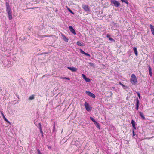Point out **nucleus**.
Masks as SVG:
<instances>
[{
  "mask_svg": "<svg viewBox=\"0 0 154 154\" xmlns=\"http://www.w3.org/2000/svg\"><path fill=\"white\" fill-rule=\"evenodd\" d=\"M67 68L71 70L72 72H76L77 70V69L76 67H68Z\"/></svg>",
  "mask_w": 154,
  "mask_h": 154,
  "instance_id": "obj_9",
  "label": "nucleus"
},
{
  "mask_svg": "<svg viewBox=\"0 0 154 154\" xmlns=\"http://www.w3.org/2000/svg\"><path fill=\"white\" fill-rule=\"evenodd\" d=\"M106 37L108 38H110V36L108 34H107V36H106Z\"/></svg>",
  "mask_w": 154,
  "mask_h": 154,
  "instance_id": "obj_33",
  "label": "nucleus"
},
{
  "mask_svg": "<svg viewBox=\"0 0 154 154\" xmlns=\"http://www.w3.org/2000/svg\"><path fill=\"white\" fill-rule=\"evenodd\" d=\"M150 28L153 35L154 36V26L151 24L149 25Z\"/></svg>",
  "mask_w": 154,
  "mask_h": 154,
  "instance_id": "obj_10",
  "label": "nucleus"
},
{
  "mask_svg": "<svg viewBox=\"0 0 154 154\" xmlns=\"http://www.w3.org/2000/svg\"><path fill=\"white\" fill-rule=\"evenodd\" d=\"M39 129L40 130V132L41 133L42 135H43V132L42 131V128H39Z\"/></svg>",
  "mask_w": 154,
  "mask_h": 154,
  "instance_id": "obj_24",
  "label": "nucleus"
},
{
  "mask_svg": "<svg viewBox=\"0 0 154 154\" xmlns=\"http://www.w3.org/2000/svg\"><path fill=\"white\" fill-rule=\"evenodd\" d=\"M86 93L89 96L91 97L92 98H95L96 97L95 95L91 92L89 91H86Z\"/></svg>",
  "mask_w": 154,
  "mask_h": 154,
  "instance_id": "obj_6",
  "label": "nucleus"
},
{
  "mask_svg": "<svg viewBox=\"0 0 154 154\" xmlns=\"http://www.w3.org/2000/svg\"><path fill=\"white\" fill-rule=\"evenodd\" d=\"M61 35L63 38V39L66 42H67L68 41V39L64 35L62 34Z\"/></svg>",
  "mask_w": 154,
  "mask_h": 154,
  "instance_id": "obj_14",
  "label": "nucleus"
},
{
  "mask_svg": "<svg viewBox=\"0 0 154 154\" xmlns=\"http://www.w3.org/2000/svg\"><path fill=\"white\" fill-rule=\"evenodd\" d=\"M55 123H54V126H53V132H54V129H55Z\"/></svg>",
  "mask_w": 154,
  "mask_h": 154,
  "instance_id": "obj_30",
  "label": "nucleus"
},
{
  "mask_svg": "<svg viewBox=\"0 0 154 154\" xmlns=\"http://www.w3.org/2000/svg\"><path fill=\"white\" fill-rule=\"evenodd\" d=\"M85 80V81L87 82H90V79L88 78H86Z\"/></svg>",
  "mask_w": 154,
  "mask_h": 154,
  "instance_id": "obj_22",
  "label": "nucleus"
},
{
  "mask_svg": "<svg viewBox=\"0 0 154 154\" xmlns=\"http://www.w3.org/2000/svg\"><path fill=\"white\" fill-rule=\"evenodd\" d=\"M134 101H136V109L137 110H138L139 107V100L138 98H136L134 100Z\"/></svg>",
  "mask_w": 154,
  "mask_h": 154,
  "instance_id": "obj_7",
  "label": "nucleus"
},
{
  "mask_svg": "<svg viewBox=\"0 0 154 154\" xmlns=\"http://www.w3.org/2000/svg\"><path fill=\"white\" fill-rule=\"evenodd\" d=\"M122 2H125V3L128 4V2L127 0H121Z\"/></svg>",
  "mask_w": 154,
  "mask_h": 154,
  "instance_id": "obj_21",
  "label": "nucleus"
},
{
  "mask_svg": "<svg viewBox=\"0 0 154 154\" xmlns=\"http://www.w3.org/2000/svg\"><path fill=\"white\" fill-rule=\"evenodd\" d=\"M130 81L132 85H135L137 82V79L135 75L134 74H132L131 77Z\"/></svg>",
  "mask_w": 154,
  "mask_h": 154,
  "instance_id": "obj_2",
  "label": "nucleus"
},
{
  "mask_svg": "<svg viewBox=\"0 0 154 154\" xmlns=\"http://www.w3.org/2000/svg\"><path fill=\"white\" fill-rule=\"evenodd\" d=\"M69 28L70 31L73 34L75 35H76V33L75 32V31L73 28L72 27V26H69Z\"/></svg>",
  "mask_w": 154,
  "mask_h": 154,
  "instance_id": "obj_8",
  "label": "nucleus"
},
{
  "mask_svg": "<svg viewBox=\"0 0 154 154\" xmlns=\"http://www.w3.org/2000/svg\"><path fill=\"white\" fill-rule=\"evenodd\" d=\"M84 106L86 109L88 111H89L91 110V108L89 106V104L87 102H85L84 103Z\"/></svg>",
  "mask_w": 154,
  "mask_h": 154,
  "instance_id": "obj_5",
  "label": "nucleus"
},
{
  "mask_svg": "<svg viewBox=\"0 0 154 154\" xmlns=\"http://www.w3.org/2000/svg\"><path fill=\"white\" fill-rule=\"evenodd\" d=\"M51 147H50V146H48V149H51Z\"/></svg>",
  "mask_w": 154,
  "mask_h": 154,
  "instance_id": "obj_40",
  "label": "nucleus"
},
{
  "mask_svg": "<svg viewBox=\"0 0 154 154\" xmlns=\"http://www.w3.org/2000/svg\"><path fill=\"white\" fill-rule=\"evenodd\" d=\"M110 94H111V95H110V97H112V95H113V94H112V92L110 91Z\"/></svg>",
  "mask_w": 154,
  "mask_h": 154,
  "instance_id": "obj_36",
  "label": "nucleus"
},
{
  "mask_svg": "<svg viewBox=\"0 0 154 154\" xmlns=\"http://www.w3.org/2000/svg\"><path fill=\"white\" fill-rule=\"evenodd\" d=\"M80 53H81L82 54L86 56H89V57H90L91 56H90V54H88L87 53L85 52L84 51H83L82 50L80 49Z\"/></svg>",
  "mask_w": 154,
  "mask_h": 154,
  "instance_id": "obj_11",
  "label": "nucleus"
},
{
  "mask_svg": "<svg viewBox=\"0 0 154 154\" xmlns=\"http://www.w3.org/2000/svg\"><path fill=\"white\" fill-rule=\"evenodd\" d=\"M6 11L8 17L10 20H12L13 18L12 15V11L11 8L10 6L8 3L6 2Z\"/></svg>",
  "mask_w": 154,
  "mask_h": 154,
  "instance_id": "obj_1",
  "label": "nucleus"
},
{
  "mask_svg": "<svg viewBox=\"0 0 154 154\" xmlns=\"http://www.w3.org/2000/svg\"><path fill=\"white\" fill-rule=\"evenodd\" d=\"M140 116H141L143 119H145V118L143 114L141 112H139Z\"/></svg>",
  "mask_w": 154,
  "mask_h": 154,
  "instance_id": "obj_17",
  "label": "nucleus"
},
{
  "mask_svg": "<svg viewBox=\"0 0 154 154\" xmlns=\"http://www.w3.org/2000/svg\"><path fill=\"white\" fill-rule=\"evenodd\" d=\"M148 69L149 72V75L151 77H152V69L149 65L148 66Z\"/></svg>",
  "mask_w": 154,
  "mask_h": 154,
  "instance_id": "obj_13",
  "label": "nucleus"
},
{
  "mask_svg": "<svg viewBox=\"0 0 154 154\" xmlns=\"http://www.w3.org/2000/svg\"><path fill=\"white\" fill-rule=\"evenodd\" d=\"M35 95H32L31 96H30L29 98V100H33L34 98Z\"/></svg>",
  "mask_w": 154,
  "mask_h": 154,
  "instance_id": "obj_19",
  "label": "nucleus"
},
{
  "mask_svg": "<svg viewBox=\"0 0 154 154\" xmlns=\"http://www.w3.org/2000/svg\"><path fill=\"white\" fill-rule=\"evenodd\" d=\"M3 119H4V120L5 121H6L7 123H9V124H11L10 122L5 117L4 115H3Z\"/></svg>",
  "mask_w": 154,
  "mask_h": 154,
  "instance_id": "obj_20",
  "label": "nucleus"
},
{
  "mask_svg": "<svg viewBox=\"0 0 154 154\" xmlns=\"http://www.w3.org/2000/svg\"><path fill=\"white\" fill-rule=\"evenodd\" d=\"M109 39L111 41H114V39L111 37H110V38H109Z\"/></svg>",
  "mask_w": 154,
  "mask_h": 154,
  "instance_id": "obj_28",
  "label": "nucleus"
},
{
  "mask_svg": "<svg viewBox=\"0 0 154 154\" xmlns=\"http://www.w3.org/2000/svg\"><path fill=\"white\" fill-rule=\"evenodd\" d=\"M82 77H83V78L85 79L86 78V77L85 76V75L84 74H82Z\"/></svg>",
  "mask_w": 154,
  "mask_h": 154,
  "instance_id": "obj_26",
  "label": "nucleus"
},
{
  "mask_svg": "<svg viewBox=\"0 0 154 154\" xmlns=\"http://www.w3.org/2000/svg\"><path fill=\"white\" fill-rule=\"evenodd\" d=\"M137 94L138 96L139 97V98L140 99V93L139 92H137Z\"/></svg>",
  "mask_w": 154,
  "mask_h": 154,
  "instance_id": "obj_27",
  "label": "nucleus"
},
{
  "mask_svg": "<svg viewBox=\"0 0 154 154\" xmlns=\"http://www.w3.org/2000/svg\"><path fill=\"white\" fill-rule=\"evenodd\" d=\"M82 8L86 12H90V8L88 5L85 4H83L82 5Z\"/></svg>",
  "mask_w": 154,
  "mask_h": 154,
  "instance_id": "obj_3",
  "label": "nucleus"
},
{
  "mask_svg": "<svg viewBox=\"0 0 154 154\" xmlns=\"http://www.w3.org/2000/svg\"><path fill=\"white\" fill-rule=\"evenodd\" d=\"M38 154H42L39 149H38Z\"/></svg>",
  "mask_w": 154,
  "mask_h": 154,
  "instance_id": "obj_29",
  "label": "nucleus"
},
{
  "mask_svg": "<svg viewBox=\"0 0 154 154\" xmlns=\"http://www.w3.org/2000/svg\"><path fill=\"white\" fill-rule=\"evenodd\" d=\"M96 126L99 129H100V126L99 123L97 122V121L96 122L94 123Z\"/></svg>",
  "mask_w": 154,
  "mask_h": 154,
  "instance_id": "obj_16",
  "label": "nucleus"
},
{
  "mask_svg": "<svg viewBox=\"0 0 154 154\" xmlns=\"http://www.w3.org/2000/svg\"><path fill=\"white\" fill-rule=\"evenodd\" d=\"M133 49L135 55L136 56H137L138 55V53L137 48L135 47H134L133 48Z\"/></svg>",
  "mask_w": 154,
  "mask_h": 154,
  "instance_id": "obj_15",
  "label": "nucleus"
},
{
  "mask_svg": "<svg viewBox=\"0 0 154 154\" xmlns=\"http://www.w3.org/2000/svg\"><path fill=\"white\" fill-rule=\"evenodd\" d=\"M65 79H67L68 80H70V79L69 78V77H65Z\"/></svg>",
  "mask_w": 154,
  "mask_h": 154,
  "instance_id": "obj_34",
  "label": "nucleus"
},
{
  "mask_svg": "<svg viewBox=\"0 0 154 154\" xmlns=\"http://www.w3.org/2000/svg\"><path fill=\"white\" fill-rule=\"evenodd\" d=\"M77 44L79 46H84V45H83L82 44L81 42L79 41H78L77 42Z\"/></svg>",
  "mask_w": 154,
  "mask_h": 154,
  "instance_id": "obj_18",
  "label": "nucleus"
},
{
  "mask_svg": "<svg viewBox=\"0 0 154 154\" xmlns=\"http://www.w3.org/2000/svg\"><path fill=\"white\" fill-rule=\"evenodd\" d=\"M69 11L72 14H74V13L71 10H70L69 9Z\"/></svg>",
  "mask_w": 154,
  "mask_h": 154,
  "instance_id": "obj_32",
  "label": "nucleus"
},
{
  "mask_svg": "<svg viewBox=\"0 0 154 154\" xmlns=\"http://www.w3.org/2000/svg\"><path fill=\"white\" fill-rule=\"evenodd\" d=\"M134 129L133 130V136H134L135 135V134L134 132Z\"/></svg>",
  "mask_w": 154,
  "mask_h": 154,
  "instance_id": "obj_31",
  "label": "nucleus"
},
{
  "mask_svg": "<svg viewBox=\"0 0 154 154\" xmlns=\"http://www.w3.org/2000/svg\"><path fill=\"white\" fill-rule=\"evenodd\" d=\"M1 114L3 116V115H4L2 112L1 113Z\"/></svg>",
  "mask_w": 154,
  "mask_h": 154,
  "instance_id": "obj_39",
  "label": "nucleus"
},
{
  "mask_svg": "<svg viewBox=\"0 0 154 154\" xmlns=\"http://www.w3.org/2000/svg\"><path fill=\"white\" fill-rule=\"evenodd\" d=\"M119 84L120 85H121L123 87H125V85H123V84H122L121 82H119Z\"/></svg>",
  "mask_w": 154,
  "mask_h": 154,
  "instance_id": "obj_25",
  "label": "nucleus"
},
{
  "mask_svg": "<svg viewBox=\"0 0 154 154\" xmlns=\"http://www.w3.org/2000/svg\"><path fill=\"white\" fill-rule=\"evenodd\" d=\"M90 119L93 121V122L94 123L96 122L95 120V119H94V118H93V117H90Z\"/></svg>",
  "mask_w": 154,
  "mask_h": 154,
  "instance_id": "obj_23",
  "label": "nucleus"
},
{
  "mask_svg": "<svg viewBox=\"0 0 154 154\" xmlns=\"http://www.w3.org/2000/svg\"><path fill=\"white\" fill-rule=\"evenodd\" d=\"M60 78L61 79H65L64 78H65V77H60Z\"/></svg>",
  "mask_w": 154,
  "mask_h": 154,
  "instance_id": "obj_37",
  "label": "nucleus"
},
{
  "mask_svg": "<svg viewBox=\"0 0 154 154\" xmlns=\"http://www.w3.org/2000/svg\"><path fill=\"white\" fill-rule=\"evenodd\" d=\"M39 128H42L41 124L40 123H39Z\"/></svg>",
  "mask_w": 154,
  "mask_h": 154,
  "instance_id": "obj_35",
  "label": "nucleus"
},
{
  "mask_svg": "<svg viewBox=\"0 0 154 154\" xmlns=\"http://www.w3.org/2000/svg\"><path fill=\"white\" fill-rule=\"evenodd\" d=\"M131 123L132 124V126L133 127L134 130L136 129V127L135 126V122L133 120H132L131 121Z\"/></svg>",
  "mask_w": 154,
  "mask_h": 154,
  "instance_id": "obj_12",
  "label": "nucleus"
},
{
  "mask_svg": "<svg viewBox=\"0 0 154 154\" xmlns=\"http://www.w3.org/2000/svg\"><path fill=\"white\" fill-rule=\"evenodd\" d=\"M111 4H113L114 6L118 7L120 5V3L116 0H112L111 1Z\"/></svg>",
  "mask_w": 154,
  "mask_h": 154,
  "instance_id": "obj_4",
  "label": "nucleus"
},
{
  "mask_svg": "<svg viewBox=\"0 0 154 154\" xmlns=\"http://www.w3.org/2000/svg\"><path fill=\"white\" fill-rule=\"evenodd\" d=\"M153 62H154V54H153Z\"/></svg>",
  "mask_w": 154,
  "mask_h": 154,
  "instance_id": "obj_38",
  "label": "nucleus"
}]
</instances>
